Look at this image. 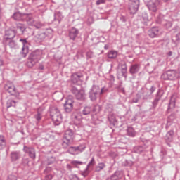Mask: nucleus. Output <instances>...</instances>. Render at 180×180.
<instances>
[{
  "mask_svg": "<svg viewBox=\"0 0 180 180\" xmlns=\"http://www.w3.org/2000/svg\"><path fill=\"white\" fill-rule=\"evenodd\" d=\"M43 52L41 50L33 51L28 56L26 65L28 66L29 68H32V67H34V65L41 60Z\"/></svg>",
  "mask_w": 180,
  "mask_h": 180,
  "instance_id": "obj_1",
  "label": "nucleus"
},
{
  "mask_svg": "<svg viewBox=\"0 0 180 180\" xmlns=\"http://www.w3.org/2000/svg\"><path fill=\"white\" fill-rule=\"evenodd\" d=\"M50 116L56 126L60 125L63 122V115L57 107L50 108Z\"/></svg>",
  "mask_w": 180,
  "mask_h": 180,
  "instance_id": "obj_2",
  "label": "nucleus"
},
{
  "mask_svg": "<svg viewBox=\"0 0 180 180\" xmlns=\"http://www.w3.org/2000/svg\"><path fill=\"white\" fill-rule=\"evenodd\" d=\"M179 77L180 73L179 71H176V70H167L166 72L163 73L161 75L162 79H164L165 81H175V79H178Z\"/></svg>",
  "mask_w": 180,
  "mask_h": 180,
  "instance_id": "obj_3",
  "label": "nucleus"
},
{
  "mask_svg": "<svg viewBox=\"0 0 180 180\" xmlns=\"http://www.w3.org/2000/svg\"><path fill=\"white\" fill-rule=\"evenodd\" d=\"M82 77H84V75L82 72H77L72 73L71 75V82L75 84H79L82 82Z\"/></svg>",
  "mask_w": 180,
  "mask_h": 180,
  "instance_id": "obj_4",
  "label": "nucleus"
},
{
  "mask_svg": "<svg viewBox=\"0 0 180 180\" xmlns=\"http://www.w3.org/2000/svg\"><path fill=\"white\" fill-rule=\"evenodd\" d=\"M64 108L65 112L70 113L74 108V98L72 96H69L65 103L64 104Z\"/></svg>",
  "mask_w": 180,
  "mask_h": 180,
  "instance_id": "obj_5",
  "label": "nucleus"
},
{
  "mask_svg": "<svg viewBox=\"0 0 180 180\" xmlns=\"http://www.w3.org/2000/svg\"><path fill=\"white\" fill-rule=\"evenodd\" d=\"M164 98H165L164 91H158L156 94V98L154 99L153 102H152V108L155 109L158 105V102H160V99H164Z\"/></svg>",
  "mask_w": 180,
  "mask_h": 180,
  "instance_id": "obj_6",
  "label": "nucleus"
},
{
  "mask_svg": "<svg viewBox=\"0 0 180 180\" xmlns=\"http://www.w3.org/2000/svg\"><path fill=\"white\" fill-rule=\"evenodd\" d=\"M21 158H22V153H20V151L15 150V151H12L10 153V158H11V162H16V161H19Z\"/></svg>",
  "mask_w": 180,
  "mask_h": 180,
  "instance_id": "obj_7",
  "label": "nucleus"
},
{
  "mask_svg": "<svg viewBox=\"0 0 180 180\" xmlns=\"http://www.w3.org/2000/svg\"><path fill=\"white\" fill-rule=\"evenodd\" d=\"M23 150L26 154H28L29 157L32 160H36V150L32 147L24 146Z\"/></svg>",
  "mask_w": 180,
  "mask_h": 180,
  "instance_id": "obj_8",
  "label": "nucleus"
},
{
  "mask_svg": "<svg viewBox=\"0 0 180 180\" xmlns=\"http://www.w3.org/2000/svg\"><path fill=\"white\" fill-rule=\"evenodd\" d=\"M3 44L5 46H8L10 49H16L18 44L16 41L13 40V39L6 38V39H3Z\"/></svg>",
  "mask_w": 180,
  "mask_h": 180,
  "instance_id": "obj_9",
  "label": "nucleus"
},
{
  "mask_svg": "<svg viewBox=\"0 0 180 180\" xmlns=\"http://www.w3.org/2000/svg\"><path fill=\"white\" fill-rule=\"evenodd\" d=\"M148 146L144 144L143 146H136L134 147L133 151L136 153V154H141V153H146L147 151Z\"/></svg>",
  "mask_w": 180,
  "mask_h": 180,
  "instance_id": "obj_10",
  "label": "nucleus"
},
{
  "mask_svg": "<svg viewBox=\"0 0 180 180\" xmlns=\"http://www.w3.org/2000/svg\"><path fill=\"white\" fill-rule=\"evenodd\" d=\"M79 33V30L75 27H72L69 31V37L70 40H75Z\"/></svg>",
  "mask_w": 180,
  "mask_h": 180,
  "instance_id": "obj_11",
  "label": "nucleus"
},
{
  "mask_svg": "<svg viewBox=\"0 0 180 180\" xmlns=\"http://www.w3.org/2000/svg\"><path fill=\"white\" fill-rule=\"evenodd\" d=\"M26 13H22L20 12H15L13 14L12 18L14 20L18 22H23L25 20V15Z\"/></svg>",
  "mask_w": 180,
  "mask_h": 180,
  "instance_id": "obj_12",
  "label": "nucleus"
},
{
  "mask_svg": "<svg viewBox=\"0 0 180 180\" xmlns=\"http://www.w3.org/2000/svg\"><path fill=\"white\" fill-rule=\"evenodd\" d=\"M159 32L160 29L158 27H154L148 30V36H150L152 39H154V37H158Z\"/></svg>",
  "mask_w": 180,
  "mask_h": 180,
  "instance_id": "obj_13",
  "label": "nucleus"
},
{
  "mask_svg": "<svg viewBox=\"0 0 180 180\" xmlns=\"http://www.w3.org/2000/svg\"><path fill=\"white\" fill-rule=\"evenodd\" d=\"M15 36L16 32H15V30H8L6 31L3 40H5L6 39H15Z\"/></svg>",
  "mask_w": 180,
  "mask_h": 180,
  "instance_id": "obj_14",
  "label": "nucleus"
},
{
  "mask_svg": "<svg viewBox=\"0 0 180 180\" xmlns=\"http://www.w3.org/2000/svg\"><path fill=\"white\" fill-rule=\"evenodd\" d=\"M73 94L76 96V99L78 101H85V91H73Z\"/></svg>",
  "mask_w": 180,
  "mask_h": 180,
  "instance_id": "obj_15",
  "label": "nucleus"
},
{
  "mask_svg": "<svg viewBox=\"0 0 180 180\" xmlns=\"http://www.w3.org/2000/svg\"><path fill=\"white\" fill-rule=\"evenodd\" d=\"M46 39V34L44 32H38L34 37V40L37 41V43H41V41H44Z\"/></svg>",
  "mask_w": 180,
  "mask_h": 180,
  "instance_id": "obj_16",
  "label": "nucleus"
},
{
  "mask_svg": "<svg viewBox=\"0 0 180 180\" xmlns=\"http://www.w3.org/2000/svg\"><path fill=\"white\" fill-rule=\"evenodd\" d=\"M108 121L112 126H117V120H116V115L113 113H110L108 116Z\"/></svg>",
  "mask_w": 180,
  "mask_h": 180,
  "instance_id": "obj_17",
  "label": "nucleus"
},
{
  "mask_svg": "<svg viewBox=\"0 0 180 180\" xmlns=\"http://www.w3.org/2000/svg\"><path fill=\"white\" fill-rule=\"evenodd\" d=\"M74 143V141L72 139H68L67 138H64L62 139V147L63 148H68L71 144Z\"/></svg>",
  "mask_w": 180,
  "mask_h": 180,
  "instance_id": "obj_18",
  "label": "nucleus"
},
{
  "mask_svg": "<svg viewBox=\"0 0 180 180\" xmlns=\"http://www.w3.org/2000/svg\"><path fill=\"white\" fill-rule=\"evenodd\" d=\"M25 20L30 26H33V25H34V19L33 18L32 14H25Z\"/></svg>",
  "mask_w": 180,
  "mask_h": 180,
  "instance_id": "obj_19",
  "label": "nucleus"
},
{
  "mask_svg": "<svg viewBox=\"0 0 180 180\" xmlns=\"http://www.w3.org/2000/svg\"><path fill=\"white\" fill-rule=\"evenodd\" d=\"M72 122L76 127H78L79 124L82 123V120H81V116L77 115H73L72 116Z\"/></svg>",
  "mask_w": 180,
  "mask_h": 180,
  "instance_id": "obj_20",
  "label": "nucleus"
},
{
  "mask_svg": "<svg viewBox=\"0 0 180 180\" xmlns=\"http://www.w3.org/2000/svg\"><path fill=\"white\" fill-rule=\"evenodd\" d=\"M140 71V65L139 64H134L131 65L129 69L130 74H137Z\"/></svg>",
  "mask_w": 180,
  "mask_h": 180,
  "instance_id": "obj_21",
  "label": "nucleus"
},
{
  "mask_svg": "<svg viewBox=\"0 0 180 180\" xmlns=\"http://www.w3.org/2000/svg\"><path fill=\"white\" fill-rule=\"evenodd\" d=\"M147 7L148 8L149 11L152 12H157V4L154 3V1H149L147 4Z\"/></svg>",
  "mask_w": 180,
  "mask_h": 180,
  "instance_id": "obj_22",
  "label": "nucleus"
},
{
  "mask_svg": "<svg viewBox=\"0 0 180 180\" xmlns=\"http://www.w3.org/2000/svg\"><path fill=\"white\" fill-rule=\"evenodd\" d=\"M165 140L168 141L169 143H171L172 140H174V131L172 130L169 131L165 137Z\"/></svg>",
  "mask_w": 180,
  "mask_h": 180,
  "instance_id": "obj_23",
  "label": "nucleus"
},
{
  "mask_svg": "<svg viewBox=\"0 0 180 180\" xmlns=\"http://www.w3.org/2000/svg\"><path fill=\"white\" fill-rule=\"evenodd\" d=\"M64 138L68 139L69 140L74 141V132L72 131V130H71V129L67 130L65 133Z\"/></svg>",
  "mask_w": 180,
  "mask_h": 180,
  "instance_id": "obj_24",
  "label": "nucleus"
},
{
  "mask_svg": "<svg viewBox=\"0 0 180 180\" xmlns=\"http://www.w3.org/2000/svg\"><path fill=\"white\" fill-rule=\"evenodd\" d=\"M4 89L5 91H15V85L11 82H7L4 85Z\"/></svg>",
  "mask_w": 180,
  "mask_h": 180,
  "instance_id": "obj_25",
  "label": "nucleus"
},
{
  "mask_svg": "<svg viewBox=\"0 0 180 180\" xmlns=\"http://www.w3.org/2000/svg\"><path fill=\"white\" fill-rule=\"evenodd\" d=\"M6 147V139L4 135H0V150H4Z\"/></svg>",
  "mask_w": 180,
  "mask_h": 180,
  "instance_id": "obj_26",
  "label": "nucleus"
},
{
  "mask_svg": "<svg viewBox=\"0 0 180 180\" xmlns=\"http://www.w3.org/2000/svg\"><path fill=\"white\" fill-rule=\"evenodd\" d=\"M20 54L23 58H26V57H27V54H29V47L22 46Z\"/></svg>",
  "mask_w": 180,
  "mask_h": 180,
  "instance_id": "obj_27",
  "label": "nucleus"
},
{
  "mask_svg": "<svg viewBox=\"0 0 180 180\" xmlns=\"http://www.w3.org/2000/svg\"><path fill=\"white\" fill-rule=\"evenodd\" d=\"M16 29L21 32V34H23L25 33V30H26V25L22 23H17L16 24Z\"/></svg>",
  "mask_w": 180,
  "mask_h": 180,
  "instance_id": "obj_28",
  "label": "nucleus"
},
{
  "mask_svg": "<svg viewBox=\"0 0 180 180\" xmlns=\"http://www.w3.org/2000/svg\"><path fill=\"white\" fill-rule=\"evenodd\" d=\"M120 178V172H115L110 177H108L106 180H119Z\"/></svg>",
  "mask_w": 180,
  "mask_h": 180,
  "instance_id": "obj_29",
  "label": "nucleus"
},
{
  "mask_svg": "<svg viewBox=\"0 0 180 180\" xmlns=\"http://www.w3.org/2000/svg\"><path fill=\"white\" fill-rule=\"evenodd\" d=\"M121 73H122V77H124V78L127 77V65L126 64L122 65Z\"/></svg>",
  "mask_w": 180,
  "mask_h": 180,
  "instance_id": "obj_30",
  "label": "nucleus"
},
{
  "mask_svg": "<svg viewBox=\"0 0 180 180\" xmlns=\"http://www.w3.org/2000/svg\"><path fill=\"white\" fill-rule=\"evenodd\" d=\"M127 133L129 137H134L136 136V131H134V129L131 127L127 128Z\"/></svg>",
  "mask_w": 180,
  "mask_h": 180,
  "instance_id": "obj_31",
  "label": "nucleus"
},
{
  "mask_svg": "<svg viewBox=\"0 0 180 180\" xmlns=\"http://www.w3.org/2000/svg\"><path fill=\"white\" fill-rule=\"evenodd\" d=\"M91 112H92V107L87 105L84 108L82 114L86 116L87 115H89Z\"/></svg>",
  "mask_w": 180,
  "mask_h": 180,
  "instance_id": "obj_32",
  "label": "nucleus"
},
{
  "mask_svg": "<svg viewBox=\"0 0 180 180\" xmlns=\"http://www.w3.org/2000/svg\"><path fill=\"white\" fill-rule=\"evenodd\" d=\"M16 108V101L13 100H8L6 102V108L8 109V108Z\"/></svg>",
  "mask_w": 180,
  "mask_h": 180,
  "instance_id": "obj_33",
  "label": "nucleus"
},
{
  "mask_svg": "<svg viewBox=\"0 0 180 180\" xmlns=\"http://www.w3.org/2000/svg\"><path fill=\"white\" fill-rule=\"evenodd\" d=\"M68 153H69V154H72V155H75V154H78V152L77 150V146H70L68 150Z\"/></svg>",
  "mask_w": 180,
  "mask_h": 180,
  "instance_id": "obj_34",
  "label": "nucleus"
},
{
  "mask_svg": "<svg viewBox=\"0 0 180 180\" xmlns=\"http://www.w3.org/2000/svg\"><path fill=\"white\" fill-rule=\"evenodd\" d=\"M89 98L91 101H96V98H98V91H91L89 92Z\"/></svg>",
  "mask_w": 180,
  "mask_h": 180,
  "instance_id": "obj_35",
  "label": "nucleus"
},
{
  "mask_svg": "<svg viewBox=\"0 0 180 180\" xmlns=\"http://www.w3.org/2000/svg\"><path fill=\"white\" fill-rule=\"evenodd\" d=\"M106 167V165L103 162L98 163V165L96 167V172H101L102 169H103Z\"/></svg>",
  "mask_w": 180,
  "mask_h": 180,
  "instance_id": "obj_36",
  "label": "nucleus"
},
{
  "mask_svg": "<svg viewBox=\"0 0 180 180\" xmlns=\"http://www.w3.org/2000/svg\"><path fill=\"white\" fill-rule=\"evenodd\" d=\"M95 165V158H92L91 160L89 162V164L87 165L86 168L85 169V174L88 175V173H86V171H88V169H89L90 167H94Z\"/></svg>",
  "mask_w": 180,
  "mask_h": 180,
  "instance_id": "obj_37",
  "label": "nucleus"
},
{
  "mask_svg": "<svg viewBox=\"0 0 180 180\" xmlns=\"http://www.w3.org/2000/svg\"><path fill=\"white\" fill-rule=\"evenodd\" d=\"M108 58H116L117 57V51H110L108 53Z\"/></svg>",
  "mask_w": 180,
  "mask_h": 180,
  "instance_id": "obj_38",
  "label": "nucleus"
},
{
  "mask_svg": "<svg viewBox=\"0 0 180 180\" xmlns=\"http://www.w3.org/2000/svg\"><path fill=\"white\" fill-rule=\"evenodd\" d=\"M102 110V106L96 104L92 108V112H94V113H99Z\"/></svg>",
  "mask_w": 180,
  "mask_h": 180,
  "instance_id": "obj_39",
  "label": "nucleus"
},
{
  "mask_svg": "<svg viewBox=\"0 0 180 180\" xmlns=\"http://www.w3.org/2000/svg\"><path fill=\"white\" fill-rule=\"evenodd\" d=\"M91 119L94 124H99V123H101V120H99V118L96 114L92 115Z\"/></svg>",
  "mask_w": 180,
  "mask_h": 180,
  "instance_id": "obj_40",
  "label": "nucleus"
},
{
  "mask_svg": "<svg viewBox=\"0 0 180 180\" xmlns=\"http://www.w3.org/2000/svg\"><path fill=\"white\" fill-rule=\"evenodd\" d=\"M56 162V158L53 156H49L47 158L46 164L47 165H51V164H54Z\"/></svg>",
  "mask_w": 180,
  "mask_h": 180,
  "instance_id": "obj_41",
  "label": "nucleus"
},
{
  "mask_svg": "<svg viewBox=\"0 0 180 180\" xmlns=\"http://www.w3.org/2000/svg\"><path fill=\"white\" fill-rule=\"evenodd\" d=\"M44 34H45V38L51 37L53 36V30L47 29L45 32H44Z\"/></svg>",
  "mask_w": 180,
  "mask_h": 180,
  "instance_id": "obj_42",
  "label": "nucleus"
},
{
  "mask_svg": "<svg viewBox=\"0 0 180 180\" xmlns=\"http://www.w3.org/2000/svg\"><path fill=\"white\" fill-rule=\"evenodd\" d=\"M77 154H79V153H82L83 151H85V148H86V146L85 145H80L79 146H76Z\"/></svg>",
  "mask_w": 180,
  "mask_h": 180,
  "instance_id": "obj_43",
  "label": "nucleus"
},
{
  "mask_svg": "<svg viewBox=\"0 0 180 180\" xmlns=\"http://www.w3.org/2000/svg\"><path fill=\"white\" fill-rule=\"evenodd\" d=\"M8 94H10V95H11V96H13L14 98L19 99V91H8Z\"/></svg>",
  "mask_w": 180,
  "mask_h": 180,
  "instance_id": "obj_44",
  "label": "nucleus"
},
{
  "mask_svg": "<svg viewBox=\"0 0 180 180\" xmlns=\"http://www.w3.org/2000/svg\"><path fill=\"white\" fill-rule=\"evenodd\" d=\"M41 117H42L41 113L39 112L36 115H34V119H36L37 122H40L41 120Z\"/></svg>",
  "mask_w": 180,
  "mask_h": 180,
  "instance_id": "obj_45",
  "label": "nucleus"
},
{
  "mask_svg": "<svg viewBox=\"0 0 180 180\" xmlns=\"http://www.w3.org/2000/svg\"><path fill=\"white\" fill-rule=\"evenodd\" d=\"M34 27H36V29H41V27H43V26H44V24H43L42 22H38L34 24Z\"/></svg>",
  "mask_w": 180,
  "mask_h": 180,
  "instance_id": "obj_46",
  "label": "nucleus"
},
{
  "mask_svg": "<svg viewBox=\"0 0 180 180\" xmlns=\"http://www.w3.org/2000/svg\"><path fill=\"white\" fill-rule=\"evenodd\" d=\"M142 19L145 22H148V15L147 14V13H143L142 14Z\"/></svg>",
  "mask_w": 180,
  "mask_h": 180,
  "instance_id": "obj_47",
  "label": "nucleus"
},
{
  "mask_svg": "<svg viewBox=\"0 0 180 180\" xmlns=\"http://www.w3.org/2000/svg\"><path fill=\"white\" fill-rule=\"evenodd\" d=\"M7 180H18V177L14 174H10L8 176Z\"/></svg>",
  "mask_w": 180,
  "mask_h": 180,
  "instance_id": "obj_48",
  "label": "nucleus"
},
{
  "mask_svg": "<svg viewBox=\"0 0 180 180\" xmlns=\"http://www.w3.org/2000/svg\"><path fill=\"white\" fill-rule=\"evenodd\" d=\"M167 120H169V122H171V123H172L173 120H175V114H171V115L169 116Z\"/></svg>",
  "mask_w": 180,
  "mask_h": 180,
  "instance_id": "obj_49",
  "label": "nucleus"
},
{
  "mask_svg": "<svg viewBox=\"0 0 180 180\" xmlns=\"http://www.w3.org/2000/svg\"><path fill=\"white\" fill-rule=\"evenodd\" d=\"M139 101H140V96L139 94H137L136 97H135L132 99V102H133V103H137V102H139Z\"/></svg>",
  "mask_w": 180,
  "mask_h": 180,
  "instance_id": "obj_50",
  "label": "nucleus"
},
{
  "mask_svg": "<svg viewBox=\"0 0 180 180\" xmlns=\"http://www.w3.org/2000/svg\"><path fill=\"white\" fill-rule=\"evenodd\" d=\"M175 108V101H171L169 103L168 109H174Z\"/></svg>",
  "mask_w": 180,
  "mask_h": 180,
  "instance_id": "obj_51",
  "label": "nucleus"
},
{
  "mask_svg": "<svg viewBox=\"0 0 180 180\" xmlns=\"http://www.w3.org/2000/svg\"><path fill=\"white\" fill-rule=\"evenodd\" d=\"M117 89L119 91H124V86H123V83H120V84L117 86Z\"/></svg>",
  "mask_w": 180,
  "mask_h": 180,
  "instance_id": "obj_52",
  "label": "nucleus"
},
{
  "mask_svg": "<svg viewBox=\"0 0 180 180\" xmlns=\"http://www.w3.org/2000/svg\"><path fill=\"white\" fill-rule=\"evenodd\" d=\"M106 110H108V112H112L113 110V105H112V104H108Z\"/></svg>",
  "mask_w": 180,
  "mask_h": 180,
  "instance_id": "obj_53",
  "label": "nucleus"
},
{
  "mask_svg": "<svg viewBox=\"0 0 180 180\" xmlns=\"http://www.w3.org/2000/svg\"><path fill=\"white\" fill-rule=\"evenodd\" d=\"M70 180H81V179H79V178H78V176H77V175L72 174L70 176Z\"/></svg>",
  "mask_w": 180,
  "mask_h": 180,
  "instance_id": "obj_54",
  "label": "nucleus"
},
{
  "mask_svg": "<svg viewBox=\"0 0 180 180\" xmlns=\"http://www.w3.org/2000/svg\"><path fill=\"white\" fill-rule=\"evenodd\" d=\"M22 164L24 165H27V164H29V158H23L22 160Z\"/></svg>",
  "mask_w": 180,
  "mask_h": 180,
  "instance_id": "obj_55",
  "label": "nucleus"
},
{
  "mask_svg": "<svg viewBox=\"0 0 180 180\" xmlns=\"http://www.w3.org/2000/svg\"><path fill=\"white\" fill-rule=\"evenodd\" d=\"M50 172H51V167H46L44 171V174H50Z\"/></svg>",
  "mask_w": 180,
  "mask_h": 180,
  "instance_id": "obj_56",
  "label": "nucleus"
},
{
  "mask_svg": "<svg viewBox=\"0 0 180 180\" xmlns=\"http://www.w3.org/2000/svg\"><path fill=\"white\" fill-rule=\"evenodd\" d=\"M107 0H97L96 5H101V4H105Z\"/></svg>",
  "mask_w": 180,
  "mask_h": 180,
  "instance_id": "obj_57",
  "label": "nucleus"
},
{
  "mask_svg": "<svg viewBox=\"0 0 180 180\" xmlns=\"http://www.w3.org/2000/svg\"><path fill=\"white\" fill-rule=\"evenodd\" d=\"M20 41L22 43L23 46H25L26 44H27V40L26 39H20Z\"/></svg>",
  "mask_w": 180,
  "mask_h": 180,
  "instance_id": "obj_58",
  "label": "nucleus"
},
{
  "mask_svg": "<svg viewBox=\"0 0 180 180\" xmlns=\"http://www.w3.org/2000/svg\"><path fill=\"white\" fill-rule=\"evenodd\" d=\"M72 164L73 165H77V164H78L79 165H82V162H81V161H72Z\"/></svg>",
  "mask_w": 180,
  "mask_h": 180,
  "instance_id": "obj_59",
  "label": "nucleus"
},
{
  "mask_svg": "<svg viewBox=\"0 0 180 180\" xmlns=\"http://www.w3.org/2000/svg\"><path fill=\"white\" fill-rule=\"evenodd\" d=\"M53 179V175L49 174L45 176V180H51Z\"/></svg>",
  "mask_w": 180,
  "mask_h": 180,
  "instance_id": "obj_60",
  "label": "nucleus"
},
{
  "mask_svg": "<svg viewBox=\"0 0 180 180\" xmlns=\"http://www.w3.org/2000/svg\"><path fill=\"white\" fill-rule=\"evenodd\" d=\"M171 123H172L171 121L167 120V123L166 127H165V129L167 130H168V127H169V126H171Z\"/></svg>",
  "mask_w": 180,
  "mask_h": 180,
  "instance_id": "obj_61",
  "label": "nucleus"
},
{
  "mask_svg": "<svg viewBox=\"0 0 180 180\" xmlns=\"http://www.w3.org/2000/svg\"><path fill=\"white\" fill-rule=\"evenodd\" d=\"M98 89H99V86L96 85H93L92 91H98Z\"/></svg>",
  "mask_w": 180,
  "mask_h": 180,
  "instance_id": "obj_62",
  "label": "nucleus"
},
{
  "mask_svg": "<svg viewBox=\"0 0 180 180\" xmlns=\"http://www.w3.org/2000/svg\"><path fill=\"white\" fill-rule=\"evenodd\" d=\"M176 41H180V33L176 34Z\"/></svg>",
  "mask_w": 180,
  "mask_h": 180,
  "instance_id": "obj_63",
  "label": "nucleus"
},
{
  "mask_svg": "<svg viewBox=\"0 0 180 180\" xmlns=\"http://www.w3.org/2000/svg\"><path fill=\"white\" fill-rule=\"evenodd\" d=\"M86 56L88 58H91L92 57V52H87Z\"/></svg>",
  "mask_w": 180,
  "mask_h": 180,
  "instance_id": "obj_64",
  "label": "nucleus"
}]
</instances>
